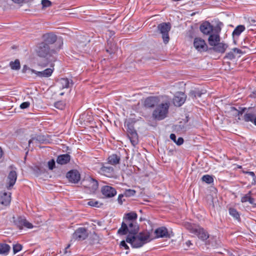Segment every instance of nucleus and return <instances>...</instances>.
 I'll return each mask as SVG.
<instances>
[{"label": "nucleus", "mask_w": 256, "mask_h": 256, "mask_svg": "<svg viewBox=\"0 0 256 256\" xmlns=\"http://www.w3.org/2000/svg\"><path fill=\"white\" fill-rule=\"evenodd\" d=\"M144 104L148 108H154L152 116L156 120H161L167 116L170 100L165 96H150L145 99Z\"/></svg>", "instance_id": "nucleus-1"}, {"label": "nucleus", "mask_w": 256, "mask_h": 256, "mask_svg": "<svg viewBox=\"0 0 256 256\" xmlns=\"http://www.w3.org/2000/svg\"><path fill=\"white\" fill-rule=\"evenodd\" d=\"M137 217V214L134 212L126 214L118 233L120 235H124L127 234L128 232H138L139 226L136 222Z\"/></svg>", "instance_id": "nucleus-2"}, {"label": "nucleus", "mask_w": 256, "mask_h": 256, "mask_svg": "<svg viewBox=\"0 0 256 256\" xmlns=\"http://www.w3.org/2000/svg\"><path fill=\"white\" fill-rule=\"evenodd\" d=\"M137 232H128V234L126 238V242L130 244L134 248H140L152 239L148 232H144L138 234Z\"/></svg>", "instance_id": "nucleus-3"}, {"label": "nucleus", "mask_w": 256, "mask_h": 256, "mask_svg": "<svg viewBox=\"0 0 256 256\" xmlns=\"http://www.w3.org/2000/svg\"><path fill=\"white\" fill-rule=\"evenodd\" d=\"M36 52L40 57L46 58L48 62L54 60L53 55L56 53V50H50L48 44L46 43L40 44Z\"/></svg>", "instance_id": "nucleus-4"}, {"label": "nucleus", "mask_w": 256, "mask_h": 256, "mask_svg": "<svg viewBox=\"0 0 256 256\" xmlns=\"http://www.w3.org/2000/svg\"><path fill=\"white\" fill-rule=\"evenodd\" d=\"M184 226L191 233L194 234L202 240H206L209 236L208 233L199 226L192 224L189 222H186L184 224Z\"/></svg>", "instance_id": "nucleus-5"}, {"label": "nucleus", "mask_w": 256, "mask_h": 256, "mask_svg": "<svg viewBox=\"0 0 256 256\" xmlns=\"http://www.w3.org/2000/svg\"><path fill=\"white\" fill-rule=\"evenodd\" d=\"M170 28V23L163 22L158 26V30L162 34L164 42L166 44H168L170 40L168 32Z\"/></svg>", "instance_id": "nucleus-6"}, {"label": "nucleus", "mask_w": 256, "mask_h": 256, "mask_svg": "<svg viewBox=\"0 0 256 256\" xmlns=\"http://www.w3.org/2000/svg\"><path fill=\"white\" fill-rule=\"evenodd\" d=\"M45 42L48 44H52L56 42L58 45V48L60 49L63 44L62 40L60 38H57L56 36L53 34H48L44 36Z\"/></svg>", "instance_id": "nucleus-7"}, {"label": "nucleus", "mask_w": 256, "mask_h": 256, "mask_svg": "<svg viewBox=\"0 0 256 256\" xmlns=\"http://www.w3.org/2000/svg\"><path fill=\"white\" fill-rule=\"evenodd\" d=\"M83 185L88 189L90 192H95L98 188V182L90 177L86 178L83 181Z\"/></svg>", "instance_id": "nucleus-8"}, {"label": "nucleus", "mask_w": 256, "mask_h": 256, "mask_svg": "<svg viewBox=\"0 0 256 256\" xmlns=\"http://www.w3.org/2000/svg\"><path fill=\"white\" fill-rule=\"evenodd\" d=\"M246 108H242L238 107V108H236L234 106H228L226 108V112L228 116L230 117H238V119L240 120V116H241L244 113Z\"/></svg>", "instance_id": "nucleus-9"}, {"label": "nucleus", "mask_w": 256, "mask_h": 256, "mask_svg": "<svg viewBox=\"0 0 256 256\" xmlns=\"http://www.w3.org/2000/svg\"><path fill=\"white\" fill-rule=\"evenodd\" d=\"M218 28H214L210 22H207L202 23L200 26V30L202 32L208 36H210Z\"/></svg>", "instance_id": "nucleus-10"}, {"label": "nucleus", "mask_w": 256, "mask_h": 256, "mask_svg": "<svg viewBox=\"0 0 256 256\" xmlns=\"http://www.w3.org/2000/svg\"><path fill=\"white\" fill-rule=\"evenodd\" d=\"M194 46L198 52H202L208 50V46L204 40L200 38H196L194 40Z\"/></svg>", "instance_id": "nucleus-11"}, {"label": "nucleus", "mask_w": 256, "mask_h": 256, "mask_svg": "<svg viewBox=\"0 0 256 256\" xmlns=\"http://www.w3.org/2000/svg\"><path fill=\"white\" fill-rule=\"evenodd\" d=\"M88 236V233L85 228H80L73 234L72 238L78 240H84Z\"/></svg>", "instance_id": "nucleus-12"}, {"label": "nucleus", "mask_w": 256, "mask_h": 256, "mask_svg": "<svg viewBox=\"0 0 256 256\" xmlns=\"http://www.w3.org/2000/svg\"><path fill=\"white\" fill-rule=\"evenodd\" d=\"M220 28H218L208 38V42L210 46H216L220 41V38L219 36V32Z\"/></svg>", "instance_id": "nucleus-13"}, {"label": "nucleus", "mask_w": 256, "mask_h": 256, "mask_svg": "<svg viewBox=\"0 0 256 256\" xmlns=\"http://www.w3.org/2000/svg\"><path fill=\"white\" fill-rule=\"evenodd\" d=\"M102 194L106 198H112L116 194V191L114 188L109 186H104L101 190Z\"/></svg>", "instance_id": "nucleus-14"}, {"label": "nucleus", "mask_w": 256, "mask_h": 256, "mask_svg": "<svg viewBox=\"0 0 256 256\" xmlns=\"http://www.w3.org/2000/svg\"><path fill=\"white\" fill-rule=\"evenodd\" d=\"M128 136L130 138L132 144L135 146L138 144V134L132 128H128Z\"/></svg>", "instance_id": "nucleus-15"}, {"label": "nucleus", "mask_w": 256, "mask_h": 256, "mask_svg": "<svg viewBox=\"0 0 256 256\" xmlns=\"http://www.w3.org/2000/svg\"><path fill=\"white\" fill-rule=\"evenodd\" d=\"M72 84V80L68 78H62L58 80L56 86L60 90H62L68 88Z\"/></svg>", "instance_id": "nucleus-16"}, {"label": "nucleus", "mask_w": 256, "mask_h": 256, "mask_svg": "<svg viewBox=\"0 0 256 256\" xmlns=\"http://www.w3.org/2000/svg\"><path fill=\"white\" fill-rule=\"evenodd\" d=\"M186 96L183 92H178L173 98V103L176 106H181L185 102Z\"/></svg>", "instance_id": "nucleus-17"}, {"label": "nucleus", "mask_w": 256, "mask_h": 256, "mask_svg": "<svg viewBox=\"0 0 256 256\" xmlns=\"http://www.w3.org/2000/svg\"><path fill=\"white\" fill-rule=\"evenodd\" d=\"M66 177L71 182L76 183L80 180V174L77 170H72L67 173Z\"/></svg>", "instance_id": "nucleus-18"}, {"label": "nucleus", "mask_w": 256, "mask_h": 256, "mask_svg": "<svg viewBox=\"0 0 256 256\" xmlns=\"http://www.w3.org/2000/svg\"><path fill=\"white\" fill-rule=\"evenodd\" d=\"M54 66H52V68H48L42 72L32 70V72L38 76L40 78H48L51 76L54 68Z\"/></svg>", "instance_id": "nucleus-19"}, {"label": "nucleus", "mask_w": 256, "mask_h": 256, "mask_svg": "<svg viewBox=\"0 0 256 256\" xmlns=\"http://www.w3.org/2000/svg\"><path fill=\"white\" fill-rule=\"evenodd\" d=\"M11 201V194L2 192L0 194V204L6 206L9 205Z\"/></svg>", "instance_id": "nucleus-20"}, {"label": "nucleus", "mask_w": 256, "mask_h": 256, "mask_svg": "<svg viewBox=\"0 0 256 256\" xmlns=\"http://www.w3.org/2000/svg\"><path fill=\"white\" fill-rule=\"evenodd\" d=\"M17 174L15 171L12 170L10 172L8 177V188L12 186L16 180Z\"/></svg>", "instance_id": "nucleus-21"}, {"label": "nucleus", "mask_w": 256, "mask_h": 256, "mask_svg": "<svg viewBox=\"0 0 256 256\" xmlns=\"http://www.w3.org/2000/svg\"><path fill=\"white\" fill-rule=\"evenodd\" d=\"M241 50L238 48H233L232 51L228 52L226 58L229 60H232L236 57L240 56V54H241Z\"/></svg>", "instance_id": "nucleus-22"}, {"label": "nucleus", "mask_w": 256, "mask_h": 256, "mask_svg": "<svg viewBox=\"0 0 256 256\" xmlns=\"http://www.w3.org/2000/svg\"><path fill=\"white\" fill-rule=\"evenodd\" d=\"M18 226L20 228H22L23 226H24L28 228H33L32 224L26 220L24 218H19L17 223Z\"/></svg>", "instance_id": "nucleus-23"}, {"label": "nucleus", "mask_w": 256, "mask_h": 256, "mask_svg": "<svg viewBox=\"0 0 256 256\" xmlns=\"http://www.w3.org/2000/svg\"><path fill=\"white\" fill-rule=\"evenodd\" d=\"M154 233L156 234V238H163L168 236V230L164 227H161L156 229Z\"/></svg>", "instance_id": "nucleus-24"}, {"label": "nucleus", "mask_w": 256, "mask_h": 256, "mask_svg": "<svg viewBox=\"0 0 256 256\" xmlns=\"http://www.w3.org/2000/svg\"><path fill=\"white\" fill-rule=\"evenodd\" d=\"M114 169L111 166H103L100 170V172L106 176L110 177L112 176Z\"/></svg>", "instance_id": "nucleus-25"}, {"label": "nucleus", "mask_w": 256, "mask_h": 256, "mask_svg": "<svg viewBox=\"0 0 256 256\" xmlns=\"http://www.w3.org/2000/svg\"><path fill=\"white\" fill-rule=\"evenodd\" d=\"M70 160V156L68 154H64L59 156L56 160L58 164H65Z\"/></svg>", "instance_id": "nucleus-26"}, {"label": "nucleus", "mask_w": 256, "mask_h": 256, "mask_svg": "<svg viewBox=\"0 0 256 256\" xmlns=\"http://www.w3.org/2000/svg\"><path fill=\"white\" fill-rule=\"evenodd\" d=\"M214 50L216 52H219L224 53L226 51V48H228V46L224 44L222 42H218V44L216 46H214Z\"/></svg>", "instance_id": "nucleus-27"}, {"label": "nucleus", "mask_w": 256, "mask_h": 256, "mask_svg": "<svg viewBox=\"0 0 256 256\" xmlns=\"http://www.w3.org/2000/svg\"><path fill=\"white\" fill-rule=\"evenodd\" d=\"M120 160V156L116 154H112L108 158V162L112 165H116L119 163Z\"/></svg>", "instance_id": "nucleus-28"}, {"label": "nucleus", "mask_w": 256, "mask_h": 256, "mask_svg": "<svg viewBox=\"0 0 256 256\" xmlns=\"http://www.w3.org/2000/svg\"><path fill=\"white\" fill-rule=\"evenodd\" d=\"M10 248V247L8 244H0V254H8Z\"/></svg>", "instance_id": "nucleus-29"}, {"label": "nucleus", "mask_w": 256, "mask_h": 256, "mask_svg": "<svg viewBox=\"0 0 256 256\" xmlns=\"http://www.w3.org/2000/svg\"><path fill=\"white\" fill-rule=\"evenodd\" d=\"M241 202H248L250 204H252L254 203V200L253 198L250 197L248 194H246L242 196L241 198Z\"/></svg>", "instance_id": "nucleus-30"}, {"label": "nucleus", "mask_w": 256, "mask_h": 256, "mask_svg": "<svg viewBox=\"0 0 256 256\" xmlns=\"http://www.w3.org/2000/svg\"><path fill=\"white\" fill-rule=\"evenodd\" d=\"M245 29L244 26L240 25L238 26L234 30L232 34L234 36H238Z\"/></svg>", "instance_id": "nucleus-31"}, {"label": "nucleus", "mask_w": 256, "mask_h": 256, "mask_svg": "<svg viewBox=\"0 0 256 256\" xmlns=\"http://www.w3.org/2000/svg\"><path fill=\"white\" fill-rule=\"evenodd\" d=\"M10 66L12 70H17L20 68V62L18 60H15L14 62H11Z\"/></svg>", "instance_id": "nucleus-32"}, {"label": "nucleus", "mask_w": 256, "mask_h": 256, "mask_svg": "<svg viewBox=\"0 0 256 256\" xmlns=\"http://www.w3.org/2000/svg\"><path fill=\"white\" fill-rule=\"evenodd\" d=\"M40 141V137L38 136L32 138L28 140V146H30L32 144L38 145Z\"/></svg>", "instance_id": "nucleus-33"}, {"label": "nucleus", "mask_w": 256, "mask_h": 256, "mask_svg": "<svg viewBox=\"0 0 256 256\" xmlns=\"http://www.w3.org/2000/svg\"><path fill=\"white\" fill-rule=\"evenodd\" d=\"M230 214L236 220L240 218L238 212L234 208H230L229 210Z\"/></svg>", "instance_id": "nucleus-34"}, {"label": "nucleus", "mask_w": 256, "mask_h": 256, "mask_svg": "<svg viewBox=\"0 0 256 256\" xmlns=\"http://www.w3.org/2000/svg\"><path fill=\"white\" fill-rule=\"evenodd\" d=\"M135 194L136 191L132 189H127L125 190L123 194L126 196L130 197L134 196Z\"/></svg>", "instance_id": "nucleus-35"}, {"label": "nucleus", "mask_w": 256, "mask_h": 256, "mask_svg": "<svg viewBox=\"0 0 256 256\" xmlns=\"http://www.w3.org/2000/svg\"><path fill=\"white\" fill-rule=\"evenodd\" d=\"M254 118L252 114H246L244 116V120L246 122H252L254 123Z\"/></svg>", "instance_id": "nucleus-36"}, {"label": "nucleus", "mask_w": 256, "mask_h": 256, "mask_svg": "<svg viewBox=\"0 0 256 256\" xmlns=\"http://www.w3.org/2000/svg\"><path fill=\"white\" fill-rule=\"evenodd\" d=\"M202 181L208 183L210 184L213 182V178L212 176L209 175H204L202 177Z\"/></svg>", "instance_id": "nucleus-37"}, {"label": "nucleus", "mask_w": 256, "mask_h": 256, "mask_svg": "<svg viewBox=\"0 0 256 256\" xmlns=\"http://www.w3.org/2000/svg\"><path fill=\"white\" fill-rule=\"evenodd\" d=\"M22 248V246L19 244L13 245V252L14 254L19 252Z\"/></svg>", "instance_id": "nucleus-38"}, {"label": "nucleus", "mask_w": 256, "mask_h": 256, "mask_svg": "<svg viewBox=\"0 0 256 256\" xmlns=\"http://www.w3.org/2000/svg\"><path fill=\"white\" fill-rule=\"evenodd\" d=\"M41 4L42 6V8L50 7L52 6V2L49 0H42Z\"/></svg>", "instance_id": "nucleus-39"}, {"label": "nucleus", "mask_w": 256, "mask_h": 256, "mask_svg": "<svg viewBox=\"0 0 256 256\" xmlns=\"http://www.w3.org/2000/svg\"><path fill=\"white\" fill-rule=\"evenodd\" d=\"M98 202L93 200H90L88 202V204L92 206L98 207Z\"/></svg>", "instance_id": "nucleus-40"}, {"label": "nucleus", "mask_w": 256, "mask_h": 256, "mask_svg": "<svg viewBox=\"0 0 256 256\" xmlns=\"http://www.w3.org/2000/svg\"><path fill=\"white\" fill-rule=\"evenodd\" d=\"M54 106L60 110H62L64 108V105L61 102H58L54 104Z\"/></svg>", "instance_id": "nucleus-41"}, {"label": "nucleus", "mask_w": 256, "mask_h": 256, "mask_svg": "<svg viewBox=\"0 0 256 256\" xmlns=\"http://www.w3.org/2000/svg\"><path fill=\"white\" fill-rule=\"evenodd\" d=\"M48 166L50 170H53L55 166V162L54 160H52L48 163Z\"/></svg>", "instance_id": "nucleus-42"}, {"label": "nucleus", "mask_w": 256, "mask_h": 256, "mask_svg": "<svg viewBox=\"0 0 256 256\" xmlns=\"http://www.w3.org/2000/svg\"><path fill=\"white\" fill-rule=\"evenodd\" d=\"M32 70H34L31 69L28 67L26 66H24L22 68L23 72H32Z\"/></svg>", "instance_id": "nucleus-43"}, {"label": "nucleus", "mask_w": 256, "mask_h": 256, "mask_svg": "<svg viewBox=\"0 0 256 256\" xmlns=\"http://www.w3.org/2000/svg\"><path fill=\"white\" fill-rule=\"evenodd\" d=\"M30 104L29 102H24L20 105V108L22 109L26 108L29 107Z\"/></svg>", "instance_id": "nucleus-44"}, {"label": "nucleus", "mask_w": 256, "mask_h": 256, "mask_svg": "<svg viewBox=\"0 0 256 256\" xmlns=\"http://www.w3.org/2000/svg\"><path fill=\"white\" fill-rule=\"evenodd\" d=\"M126 240H122L120 243V246L124 248V249L127 250L128 248V246L126 244Z\"/></svg>", "instance_id": "nucleus-45"}, {"label": "nucleus", "mask_w": 256, "mask_h": 256, "mask_svg": "<svg viewBox=\"0 0 256 256\" xmlns=\"http://www.w3.org/2000/svg\"><path fill=\"white\" fill-rule=\"evenodd\" d=\"M183 142H184L183 138L181 137H180V138H178V140H176V144L178 146H180V145L182 144H183Z\"/></svg>", "instance_id": "nucleus-46"}, {"label": "nucleus", "mask_w": 256, "mask_h": 256, "mask_svg": "<svg viewBox=\"0 0 256 256\" xmlns=\"http://www.w3.org/2000/svg\"><path fill=\"white\" fill-rule=\"evenodd\" d=\"M170 138L173 140L175 143L176 142V136L174 134H172L170 135Z\"/></svg>", "instance_id": "nucleus-47"}, {"label": "nucleus", "mask_w": 256, "mask_h": 256, "mask_svg": "<svg viewBox=\"0 0 256 256\" xmlns=\"http://www.w3.org/2000/svg\"><path fill=\"white\" fill-rule=\"evenodd\" d=\"M124 196V195L123 194H120L118 196V202L122 204V198Z\"/></svg>", "instance_id": "nucleus-48"}, {"label": "nucleus", "mask_w": 256, "mask_h": 256, "mask_svg": "<svg viewBox=\"0 0 256 256\" xmlns=\"http://www.w3.org/2000/svg\"><path fill=\"white\" fill-rule=\"evenodd\" d=\"M247 174H248L249 175L251 176L253 178L255 177L254 173L252 172H247Z\"/></svg>", "instance_id": "nucleus-49"}, {"label": "nucleus", "mask_w": 256, "mask_h": 256, "mask_svg": "<svg viewBox=\"0 0 256 256\" xmlns=\"http://www.w3.org/2000/svg\"><path fill=\"white\" fill-rule=\"evenodd\" d=\"M186 244L188 246V247H189L192 244V243L190 241L188 240L186 242Z\"/></svg>", "instance_id": "nucleus-50"}, {"label": "nucleus", "mask_w": 256, "mask_h": 256, "mask_svg": "<svg viewBox=\"0 0 256 256\" xmlns=\"http://www.w3.org/2000/svg\"><path fill=\"white\" fill-rule=\"evenodd\" d=\"M256 182V178L255 177H254L253 178V182H252V184H255Z\"/></svg>", "instance_id": "nucleus-51"}, {"label": "nucleus", "mask_w": 256, "mask_h": 256, "mask_svg": "<svg viewBox=\"0 0 256 256\" xmlns=\"http://www.w3.org/2000/svg\"><path fill=\"white\" fill-rule=\"evenodd\" d=\"M2 148H0V158L2 156Z\"/></svg>", "instance_id": "nucleus-52"}, {"label": "nucleus", "mask_w": 256, "mask_h": 256, "mask_svg": "<svg viewBox=\"0 0 256 256\" xmlns=\"http://www.w3.org/2000/svg\"><path fill=\"white\" fill-rule=\"evenodd\" d=\"M64 94V92H61L60 93V96H63Z\"/></svg>", "instance_id": "nucleus-53"}, {"label": "nucleus", "mask_w": 256, "mask_h": 256, "mask_svg": "<svg viewBox=\"0 0 256 256\" xmlns=\"http://www.w3.org/2000/svg\"><path fill=\"white\" fill-rule=\"evenodd\" d=\"M254 124L256 126V117L254 119Z\"/></svg>", "instance_id": "nucleus-54"}, {"label": "nucleus", "mask_w": 256, "mask_h": 256, "mask_svg": "<svg viewBox=\"0 0 256 256\" xmlns=\"http://www.w3.org/2000/svg\"><path fill=\"white\" fill-rule=\"evenodd\" d=\"M70 244H68V245L66 246V249H67V250H68V249L70 248Z\"/></svg>", "instance_id": "nucleus-55"}, {"label": "nucleus", "mask_w": 256, "mask_h": 256, "mask_svg": "<svg viewBox=\"0 0 256 256\" xmlns=\"http://www.w3.org/2000/svg\"><path fill=\"white\" fill-rule=\"evenodd\" d=\"M70 244H68V245L66 246V249H67V250H68V249L70 248Z\"/></svg>", "instance_id": "nucleus-56"}, {"label": "nucleus", "mask_w": 256, "mask_h": 256, "mask_svg": "<svg viewBox=\"0 0 256 256\" xmlns=\"http://www.w3.org/2000/svg\"><path fill=\"white\" fill-rule=\"evenodd\" d=\"M251 193H252V192L250 191L247 194H248V196H250V195L251 194Z\"/></svg>", "instance_id": "nucleus-57"}, {"label": "nucleus", "mask_w": 256, "mask_h": 256, "mask_svg": "<svg viewBox=\"0 0 256 256\" xmlns=\"http://www.w3.org/2000/svg\"><path fill=\"white\" fill-rule=\"evenodd\" d=\"M254 96H256V91L254 92Z\"/></svg>", "instance_id": "nucleus-58"}, {"label": "nucleus", "mask_w": 256, "mask_h": 256, "mask_svg": "<svg viewBox=\"0 0 256 256\" xmlns=\"http://www.w3.org/2000/svg\"><path fill=\"white\" fill-rule=\"evenodd\" d=\"M64 252H65V253H66V252H67V249H66V248H65Z\"/></svg>", "instance_id": "nucleus-59"}, {"label": "nucleus", "mask_w": 256, "mask_h": 256, "mask_svg": "<svg viewBox=\"0 0 256 256\" xmlns=\"http://www.w3.org/2000/svg\"><path fill=\"white\" fill-rule=\"evenodd\" d=\"M198 96H200V94L198 93Z\"/></svg>", "instance_id": "nucleus-60"}, {"label": "nucleus", "mask_w": 256, "mask_h": 256, "mask_svg": "<svg viewBox=\"0 0 256 256\" xmlns=\"http://www.w3.org/2000/svg\"><path fill=\"white\" fill-rule=\"evenodd\" d=\"M255 178H256V177H255Z\"/></svg>", "instance_id": "nucleus-61"}]
</instances>
